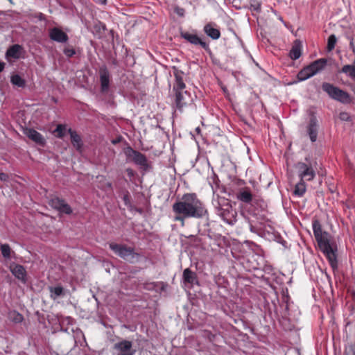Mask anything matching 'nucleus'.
Returning <instances> with one entry per match:
<instances>
[{"instance_id": "nucleus-35", "label": "nucleus", "mask_w": 355, "mask_h": 355, "mask_svg": "<svg viewBox=\"0 0 355 355\" xmlns=\"http://www.w3.org/2000/svg\"><path fill=\"white\" fill-rule=\"evenodd\" d=\"M339 119L341 121H350V116L347 112H343L340 113Z\"/></svg>"}, {"instance_id": "nucleus-24", "label": "nucleus", "mask_w": 355, "mask_h": 355, "mask_svg": "<svg viewBox=\"0 0 355 355\" xmlns=\"http://www.w3.org/2000/svg\"><path fill=\"white\" fill-rule=\"evenodd\" d=\"M21 49V46L20 45H12L8 49L6 52V55L13 58H18L19 57V52Z\"/></svg>"}, {"instance_id": "nucleus-18", "label": "nucleus", "mask_w": 355, "mask_h": 355, "mask_svg": "<svg viewBox=\"0 0 355 355\" xmlns=\"http://www.w3.org/2000/svg\"><path fill=\"white\" fill-rule=\"evenodd\" d=\"M236 198L245 203H250L252 200V195L249 188L241 189L236 194Z\"/></svg>"}, {"instance_id": "nucleus-8", "label": "nucleus", "mask_w": 355, "mask_h": 355, "mask_svg": "<svg viewBox=\"0 0 355 355\" xmlns=\"http://www.w3.org/2000/svg\"><path fill=\"white\" fill-rule=\"evenodd\" d=\"M319 129L318 121L316 119V116L314 115H311L310 117L309 123L306 126V133L311 141V142H315L317 140L318 133Z\"/></svg>"}, {"instance_id": "nucleus-1", "label": "nucleus", "mask_w": 355, "mask_h": 355, "mask_svg": "<svg viewBox=\"0 0 355 355\" xmlns=\"http://www.w3.org/2000/svg\"><path fill=\"white\" fill-rule=\"evenodd\" d=\"M313 230L320 249L328 259L331 267L336 268V249L334 250L330 243V234L327 232H322L318 220L313 222Z\"/></svg>"}, {"instance_id": "nucleus-26", "label": "nucleus", "mask_w": 355, "mask_h": 355, "mask_svg": "<svg viewBox=\"0 0 355 355\" xmlns=\"http://www.w3.org/2000/svg\"><path fill=\"white\" fill-rule=\"evenodd\" d=\"M8 318L10 321L15 323H20L24 319L23 315L15 311L9 312Z\"/></svg>"}, {"instance_id": "nucleus-52", "label": "nucleus", "mask_w": 355, "mask_h": 355, "mask_svg": "<svg viewBox=\"0 0 355 355\" xmlns=\"http://www.w3.org/2000/svg\"><path fill=\"white\" fill-rule=\"evenodd\" d=\"M113 144H116V140L112 141Z\"/></svg>"}, {"instance_id": "nucleus-49", "label": "nucleus", "mask_w": 355, "mask_h": 355, "mask_svg": "<svg viewBox=\"0 0 355 355\" xmlns=\"http://www.w3.org/2000/svg\"><path fill=\"white\" fill-rule=\"evenodd\" d=\"M127 171H128V175L132 174V171L131 169H128Z\"/></svg>"}, {"instance_id": "nucleus-16", "label": "nucleus", "mask_w": 355, "mask_h": 355, "mask_svg": "<svg viewBox=\"0 0 355 355\" xmlns=\"http://www.w3.org/2000/svg\"><path fill=\"white\" fill-rule=\"evenodd\" d=\"M25 135L31 140L35 141V143L44 145L45 143V139L42 137V135L38 132L37 131L35 130L34 129L28 128L26 129L24 131Z\"/></svg>"}, {"instance_id": "nucleus-44", "label": "nucleus", "mask_w": 355, "mask_h": 355, "mask_svg": "<svg viewBox=\"0 0 355 355\" xmlns=\"http://www.w3.org/2000/svg\"><path fill=\"white\" fill-rule=\"evenodd\" d=\"M5 64L2 62H0V73L3 70Z\"/></svg>"}, {"instance_id": "nucleus-40", "label": "nucleus", "mask_w": 355, "mask_h": 355, "mask_svg": "<svg viewBox=\"0 0 355 355\" xmlns=\"http://www.w3.org/2000/svg\"><path fill=\"white\" fill-rule=\"evenodd\" d=\"M96 3L105 5L106 4L107 0H93Z\"/></svg>"}, {"instance_id": "nucleus-36", "label": "nucleus", "mask_w": 355, "mask_h": 355, "mask_svg": "<svg viewBox=\"0 0 355 355\" xmlns=\"http://www.w3.org/2000/svg\"><path fill=\"white\" fill-rule=\"evenodd\" d=\"M173 209L174 212L176 213V215L175 216V220H178V200H176V201L173 203Z\"/></svg>"}, {"instance_id": "nucleus-2", "label": "nucleus", "mask_w": 355, "mask_h": 355, "mask_svg": "<svg viewBox=\"0 0 355 355\" xmlns=\"http://www.w3.org/2000/svg\"><path fill=\"white\" fill-rule=\"evenodd\" d=\"M203 214L202 203L196 193H184L181 200H179V215H182L184 218H200Z\"/></svg>"}, {"instance_id": "nucleus-10", "label": "nucleus", "mask_w": 355, "mask_h": 355, "mask_svg": "<svg viewBox=\"0 0 355 355\" xmlns=\"http://www.w3.org/2000/svg\"><path fill=\"white\" fill-rule=\"evenodd\" d=\"M181 37L191 44L195 45L200 44L206 51H209L208 44L206 42L202 41V40L196 34H191L188 32H182Z\"/></svg>"}, {"instance_id": "nucleus-20", "label": "nucleus", "mask_w": 355, "mask_h": 355, "mask_svg": "<svg viewBox=\"0 0 355 355\" xmlns=\"http://www.w3.org/2000/svg\"><path fill=\"white\" fill-rule=\"evenodd\" d=\"M49 291L50 292L51 298L54 300L66 295V291L61 286H49Z\"/></svg>"}, {"instance_id": "nucleus-12", "label": "nucleus", "mask_w": 355, "mask_h": 355, "mask_svg": "<svg viewBox=\"0 0 355 355\" xmlns=\"http://www.w3.org/2000/svg\"><path fill=\"white\" fill-rule=\"evenodd\" d=\"M179 108L180 106L183 105H187V103L192 101V98L190 94L187 92L183 90L185 89V85L182 81L181 78L179 77Z\"/></svg>"}, {"instance_id": "nucleus-17", "label": "nucleus", "mask_w": 355, "mask_h": 355, "mask_svg": "<svg viewBox=\"0 0 355 355\" xmlns=\"http://www.w3.org/2000/svg\"><path fill=\"white\" fill-rule=\"evenodd\" d=\"M327 59L320 58V59H318V60L313 62L308 67H309V69H311L310 70H311L312 74L314 76L318 72L320 71L321 70H322L324 68V67L327 64Z\"/></svg>"}, {"instance_id": "nucleus-13", "label": "nucleus", "mask_w": 355, "mask_h": 355, "mask_svg": "<svg viewBox=\"0 0 355 355\" xmlns=\"http://www.w3.org/2000/svg\"><path fill=\"white\" fill-rule=\"evenodd\" d=\"M10 270L12 274L19 280L25 283L26 281V271L21 265L11 263Z\"/></svg>"}, {"instance_id": "nucleus-5", "label": "nucleus", "mask_w": 355, "mask_h": 355, "mask_svg": "<svg viewBox=\"0 0 355 355\" xmlns=\"http://www.w3.org/2000/svg\"><path fill=\"white\" fill-rule=\"evenodd\" d=\"M125 155L128 157L131 158L136 164L139 165L144 169L146 170L148 168L147 158L140 152L135 150L132 148L129 147L125 151Z\"/></svg>"}, {"instance_id": "nucleus-9", "label": "nucleus", "mask_w": 355, "mask_h": 355, "mask_svg": "<svg viewBox=\"0 0 355 355\" xmlns=\"http://www.w3.org/2000/svg\"><path fill=\"white\" fill-rule=\"evenodd\" d=\"M49 203L53 209L58 210L61 213L70 214L72 212L71 207L59 198H52Z\"/></svg>"}, {"instance_id": "nucleus-32", "label": "nucleus", "mask_w": 355, "mask_h": 355, "mask_svg": "<svg viewBox=\"0 0 355 355\" xmlns=\"http://www.w3.org/2000/svg\"><path fill=\"white\" fill-rule=\"evenodd\" d=\"M65 130L64 125L62 124H59L57 125L55 132L57 133V137L59 138H62L64 137V131Z\"/></svg>"}, {"instance_id": "nucleus-19", "label": "nucleus", "mask_w": 355, "mask_h": 355, "mask_svg": "<svg viewBox=\"0 0 355 355\" xmlns=\"http://www.w3.org/2000/svg\"><path fill=\"white\" fill-rule=\"evenodd\" d=\"M302 43L300 40L294 41L293 46L289 52V56L292 60H297L301 56Z\"/></svg>"}, {"instance_id": "nucleus-14", "label": "nucleus", "mask_w": 355, "mask_h": 355, "mask_svg": "<svg viewBox=\"0 0 355 355\" xmlns=\"http://www.w3.org/2000/svg\"><path fill=\"white\" fill-rule=\"evenodd\" d=\"M101 87L103 92H105L109 89L110 85V73L105 67H102L99 69Z\"/></svg>"}, {"instance_id": "nucleus-27", "label": "nucleus", "mask_w": 355, "mask_h": 355, "mask_svg": "<svg viewBox=\"0 0 355 355\" xmlns=\"http://www.w3.org/2000/svg\"><path fill=\"white\" fill-rule=\"evenodd\" d=\"M11 83L17 87H24L25 86L24 80L19 75L15 74L11 76Z\"/></svg>"}, {"instance_id": "nucleus-41", "label": "nucleus", "mask_w": 355, "mask_h": 355, "mask_svg": "<svg viewBox=\"0 0 355 355\" xmlns=\"http://www.w3.org/2000/svg\"><path fill=\"white\" fill-rule=\"evenodd\" d=\"M173 75L175 80L178 81V69L175 67H173Z\"/></svg>"}, {"instance_id": "nucleus-39", "label": "nucleus", "mask_w": 355, "mask_h": 355, "mask_svg": "<svg viewBox=\"0 0 355 355\" xmlns=\"http://www.w3.org/2000/svg\"><path fill=\"white\" fill-rule=\"evenodd\" d=\"M348 38L350 40V42H349L350 48L352 50V49H355V46H354V44L353 42L354 38L352 37H349Z\"/></svg>"}, {"instance_id": "nucleus-3", "label": "nucleus", "mask_w": 355, "mask_h": 355, "mask_svg": "<svg viewBox=\"0 0 355 355\" xmlns=\"http://www.w3.org/2000/svg\"><path fill=\"white\" fill-rule=\"evenodd\" d=\"M109 246L116 255L131 263L138 262L140 259V254L135 252L132 248L114 243H110Z\"/></svg>"}, {"instance_id": "nucleus-37", "label": "nucleus", "mask_w": 355, "mask_h": 355, "mask_svg": "<svg viewBox=\"0 0 355 355\" xmlns=\"http://www.w3.org/2000/svg\"><path fill=\"white\" fill-rule=\"evenodd\" d=\"M179 181H180L183 184V185L186 189H189V184L184 178H180Z\"/></svg>"}, {"instance_id": "nucleus-21", "label": "nucleus", "mask_w": 355, "mask_h": 355, "mask_svg": "<svg viewBox=\"0 0 355 355\" xmlns=\"http://www.w3.org/2000/svg\"><path fill=\"white\" fill-rule=\"evenodd\" d=\"M68 132L71 137L72 145L77 150L80 151L83 146L81 137L76 131H73L71 129H69Z\"/></svg>"}, {"instance_id": "nucleus-6", "label": "nucleus", "mask_w": 355, "mask_h": 355, "mask_svg": "<svg viewBox=\"0 0 355 355\" xmlns=\"http://www.w3.org/2000/svg\"><path fill=\"white\" fill-rule=\"evenodd\" d=\"M113 348L117 352V355H135L136 353V349L132 348V342L126 340L116 343Z\"/></svg>"}, {"instance_id": "nucleus-25", "label": "nucleus", "mask_w": 355, "mask_h": 355, "mask_svg": "<svg viewBox=\"0 0 355 355\" xmlns=\"http://www.w3.org/2000/svg\"><path fill=\"white\" fill-rule=\"evenodd\" d=\"M311 69H309V67L307 66L306 67H304L298 73H297V78L299 79V80H305L308 78H309L310 77L313 76V75L312 74L311 70Z\"/></svg>"}, {"instance_id": "nucleus-50", "label": "nucleus", "mask_w": 355, "mask_h": 355, "mask_svg": "<svg viewBox=\"0 0 355 355\" xmlns=\"http://www.w3.org/2000/svg\"><path fill=\"white\" fill-rule=\"evenodd\" d=\"M353 53L355 55V48L352 49Z\"/></svg>"}, {"instance_id": "nucleus-48", "label": "nucleus", "mask_w": 355, "mask_h": 355, "mask_svg": "<svg viewBox=\"0 0 355 355\" xmlns=\"http://www.w3.org/2000/svg\"><path fill=\"white\" fill-rule=\"evenodd\" d=\"M178 220H181L182 221V225H184V220H183V218H182V217L180 216H179Z\"/></svg>"}, {"instance_id": "nucleus-46", "label": "nucleus", "mask_w": 355, "mask_h": 355, "mask_svg": "<svg viewBox=\"0 0 355 355\" xmlns=\"http://www.w3.org/2000/svg\"><path fill=\"white\" fill-rule=\"evenodd\" d=\"M175 103L178 105V91H176L175 94Z\"/></svg>"}, {"instance_id": "nucleus-7", "label": "nucleus", "mask_w": 355, "mask_h": 355, "mask_svg": "<svg viewBox=\"0 0 355 355\" xmlns=\"http://www.w3.org/2000/svg\"><path fill=\"white\" fill-rule=\"evenodd\" d=\"M295 167L298 171L302 181H310L314 178L315 172L311 166H309L303 162H298Z\"/></svg>"}, {"instance_id": "nucleus-38", "label": "nucleus", "mask_w": 355, "mask_h": 355, "mask_svg": "<svg viewBox=\"0 0 355 355\" xmlns=\"http://www.w3.org/2000/svg\"><path fill=\"white\" fill-rule=\"evenodd\" d=\"M8 178V175L6 173H0V180L2 181H6Z\"/></svg>"}, {"instance_id": "nucleus-4", "label": "nucleus", "mask_w": 355, "mask_h": 355, "mask_svg": "<svg viewBox=\"0 0 355 355\" xmlns=\"http://www.w3.org/2000/svg\"><path fill=\"white\" fill-rule=\"evenodd\" d=\"M322 89L333 99L343 103H349L351 102L350 95L347 92L331 83H323L322 85Z\"/></svg>"}, {"instance_id": "nucleus-11", "label": "nucleus", "mask_w": 355, "mask_h": 355, "mask_svg": "<svg viewBox=\"0 0 355 355\" xmlns=\"http://www.w3.org/2000/svg\"><path fill=\"white\" fill-rule=\"evenodd\" d=\"M49 36L51 40L60 43L67 42L69 40L68 35L57 27H54L49 30Z\"/></svg>"}, {"instance_id": "nucleus-29", "label": "nucleus", "mask_w": 355, "mask_h": 355, "mask_svg": "<svg viewBox=\"0 0 355 355\" xmlns=\"http://www.w3.org/2000/svg\"><path fill=\"white\" fill-rule=\"evenodd\" d=\"M306 191V187L304 181L300 180L299 183L295 185L294 193L299 196H302Z\"/></svg>"}, {"instance_id": "nucleus-51", "label": "nucleus", "mask_w": 355, "mask_h": 355, "mask_svg": "<svg viewBox=\"0 0 355 355\" xmlns=\"http://www.w3.org/2000/svg\"><path fill=\"white\" fill-rule=\"evenodd\" d=\"M176 88H175V85H173V90L175 91Z\"/></svg>"}, {"instance_id": "nucleus-43", "label": "nucleus", "mask_w": 355, "mask_h": 355, "mask_svg": "<svg viewBox=\"0 0 355 355\" xmlns=\"http://www.w3.org/2000/svg\"><path fill=\"white\" fill-rule=\"evenodd\" d=\"M37 17L40 20H44L45 19L44 15L42 13H39Z\"/></svg>"}, {"instance_id": "nucleus-47", "label": "nucleus", "mask_w": 355, "mask_h": 355, "mask_svg": "<svg viewBox=\"0 0 355 355\" xmlns=\"http://www.w3.org/2000/svg\"><path fill=\"white\" fill-rule=\"evenodd\" d=\"M123 200H124V201H125V204H127V202H128V196L127 195H126V196H125L123 197Z\"/></svg>"}, {"instance_id": "nucleus-15", "label": "nucleus", "mask_w": 355, "mask_h": 355, "mask_svg": "<svg viewBox=\"0 0 355 355\" xmlns=\"http://www.w3.org/2000/svg\"><path fill=\"white\" fill-rule=\"evenodd\" d=\"M182 278L184 285L188 288L192 287L197 282L196 274L189 268L184 270Z\"/></svg>"}, {"instance_id": "nucleus-33", "label": "nucleus", "mask_w": 355, "mask_h": 355, "mask_svg": "<svg viewBox=\"0 0 355 355\" xmlns=\"http://www.w3.org/2000/svg\"><path fill=\"white\" fill-rule=\"evenodd\" d=\"M345 355H355V343L348 345L345 348Z\"/></svg>"}, {"instance_id": "nucleus-28", "label": "nucleus", "mask_w": 355, "mask_h": 355, "mask_svg": "<svg viewBox=\"0 0 355 355\" xmlns=\"http://www.w3.org/2000/svg\"><path fill=\"white\" fill-rule=\"evenodd\" d=\"M341 71L345 73H348L349 76L352 78H355V66L346 64L344 65L341 69Z\"/></svg>"}, {"instance_id": "nucleus-45", "label": "nucleus", "mask_w": 355, "mask_h": 355, "mask_svg": "<svg viewBox=\"0 0 355 355\" xmlns=\"http://www.w3.org/2000/svg\"><path fill=\"white\" fill-rule=\"evenodd\" d=\"M252 6H253V7H254V10H257V11H258V10L260 9V4H259V3H258V4H257V6H253V5H252Z\"/></svg>"}, {"instance_id": "nucleus-34", "label": "nucleus", "mask_w": 355, "mask_h": 355, "mask_svg": "<svg viewBox=\"0 0 355 355\" xmlns=\"http://www.w3.org/2000/svg\"><path fill=\"white\" fill-rule=\"evenodd\" d=\"M64 53L68 58H71L75 55L76 51L73 48L67 47L64 49Z\"/></svg>"}, {"instance_id": "nucleus-42", "label": "nucleus", "mask_w": 355, "mask_h": 355, "mask_svg": "<svg viewBox=\"0 0 355 355\" xmlns=\"http://www.w3.org/2000/svg\"><path fill=\"white\" fill-rule=\"evenodd\" d=\"M184 15V10L179 8V17H182Z\"/></svg>"}, {"instance_id": "nucleus-31", "label": "nucleus", "mask_w": 355, "mask_h": 355, "mask_svg": "<svg viewBox=\"0 0 355 355\" xmlns=\"http://www.w3.org/2000/svg\"><path fill=\"white\" fill-rule=\"evenodd\" d=\"M336 41H337V39L334 35H331L328 37V42H327V47L328 51H331L334 49Z\"/></svg>"}, {"instance_id": "nucleus-23", "label": "nucleus", "mask_w": 355, "mask_h": 355, "mask_svg": "<svg viewBox=\"0 0 355 355\" xmlns=\"http://www.w3.org/2000/svg\"><path fill=\"white\" fill-rule=\"evenodd\" d=\"M204 31L205 33L213 40H217L220 36V31L214 28L211 24H207L204 28Z\"/></svg>"}, {"instance_id": "nucleus-30", "label": "nucleus", "mask_w": 355, "mask_h": 355, "mask_svg": "<svg viewBox=\"0 0 355 355\" xmlns=\"http://www.w3.org/2000/svg\"><path fill=\"white\" fill-rule=\"evenodd\" d=\"M0 249L4 258L9 259L10 257L11 249L8 244L1 245Z\"/></svg>"}, {"instance_id": "nucleus-22", "label": "nucleus", "mask_w": 355, "mask_h": 355, "mask_svg": "<svg viewBox=\"0 0 355 355\" xmlns=\"http://www.w3.org/2000/svg\"><path fill=\"white\" fill-rule=\"evenodd\" d=\"M165 285L163 282L155 283L148 282L144 284V288L148 291H155L156 292H161L165 289Z\"/></svg>"}]
</instances>
